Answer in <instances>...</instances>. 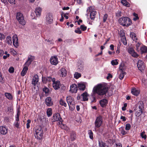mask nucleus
<instances>
[{
	"label": "nucleus",
	"instance_id": "4c0bfd02",
	"mask_svg": "<svg viewBox=\"0 0 147 147\" xmlns=\"http://www.w3.org/2000/svg\"><path fill=\"white\" fill-rule=\"evenodd\" d=\"M69 110L71 111H73L75 108V105L71 103V104L70 105H69Z\"/></svg>",
	"mask_w": 147,
	"mask_h": 147
},
{
	"label": "nucleus",
	"instance_id": "4468645a",
	"mask_svg": "<svg viewBox=\"0 0 147 147\" xmlns=\"http://www.w3.org/2000/svg\"><path fill=\"white\" fill-rule=\"evenodd\" d=\"M53 82V86L55 90H57L60 88V83L59 81H55H55Z\"/></svg>",
	"mask_w": 147,
	"mask_h": 147
},
{
	"label": "nucleus",
	"instance_id": "72a5a7b5",
	"mask_svg": "<svg viewBox=\"0 0 147 147\" xmlns=\"http://www.w3.org/2000/svg\"><path fill=\"white\" fill-rule=\"evenodd\" d=\"M121 40L123 43L124 45H126L127 44L125 37V36H122L121 37Z\"/></svg>",
	"mask_w": 147,
	"mask_h": 147
},
{
	"label": "nucleus",
	"instance_id": "393cba45",
	"mask_svg": "<svg viewBox=\"0 0 147 147\" xmlns=\"http://www.w3.org/2000/svg\"><path fill=\"white\" fill-rule=\"evenodd\" d=\"M70 135V138L71 139V140L74 141L75 140L76 138V134L74 131H72L71 132Z\"/></svg>",
	"mask_w": 147,
	"mask_h": 147
},
{
	"label": "nucleus",
	"instance_id": "cd10ccee",
	"mask_svg": "<svg viewBox=\"0 0 147 147\" xmlns=\"http://www.w3.org/2000/svg\"><path fill=\"white\" fill-rule=\"evenodd\" d=\"M28 70V67L27 66L24 67L22 71L21 72V75L22 76H24Z\"/></svg>",
	"mask_w": 147,
	"mask_h": 147
},
{
	"label": "nucleus",
	"instance_id": "c85d7f7f",
	"mask_svg": "<svg viewBox=\"0 0 147 147\" xmlns=\"http://www.w3.org/2000/svg\"><path fill=\"white\" fill-rule=\"evenodd\" d=\"M130 37H131L132 39L134 41H135V42H137V38L136 36V34L134 33H131L130 34Z\"/></svg>",
	"mask_w": 147,
	"mask_h": 147
},
{
	"label": "nucleus",
	"instance_id": "b1692460",
	"mask_svg": "<svg viewBox=\"0 0 147 147\" xmlns=\"http://www.w3.org/2000/svg\"><path fill=\"white\" fill-rule=\"evenodd\" d=\"M66 100L67 102L68 105H69L72 103V102L74 100L73 98L71 96H68L66 97Z\"/></svg>",
	"mask_w": 147,
	"mask_h": 147
},
{
	"label": "nucleus",
	"instance_id": "bb28decb",
	"mask_svg": "<svg viewBox=\"0 0 147 147\" xmlns=\"http://www.w3.org/2000/svg\"><path fill=\"white\" fill-rule=\"evenodd\" d=\"M96 13L97 12L95 11H92L90 13V16L91 20H94V19Z\"/></svg>",
	"mask_w": 147,
	"mask_h": 147
},
{
	"label": "nucleus",
	"instance_id": "c03bdc74",
	"mask_svg": "<svg viewBox=\"0 0 147 147\" xmlns=\"http://www.w3.org/2000/svg\"><path fill=\"white\" fill-rule=\"evenodd\" d=\"M111 63L113 65H117L118 64V62L117 61V60L116 59L115 60L112 61Z\"/></svg>",
	"mask_w": 147,
	"mask_h": 147
},
{
	"label": "nucleus",
	"instance_id": "39448f33",
	"mask_svg": "<svg viewBox=\"0 0 147 147\" xmlns=\"http://www.w3.org/2000/svg\"><path fill=\"white\" fill-rule=\"evenodd\" d=\"M35 132L34 136L35 138L38 139H41L43 136V131L41 127H38L37 129L35 130Z\"/></svg>",
	"mask_w": 147,
	"mask_h": 147
},
{
	"label": "nucleus",
	"instance_id": "a878e982",
	"mask_svg": "<svg viewBox=\"0 0 147 147\" xmlns=\"http://www.w3.org/2000/svg\"><path fill=\"white\" fill-rule=\"evenodd\" d=\"M131 92L133 94L136 96H137L139 93V91L136 90L135 88L132 89L131 90Z\"/></svg>",
	"mask_w": 147,
	"mask_h": 147
},
{
	"label": "nucleus",
	"instance_id": "13d9d810",
	"mask_svg": "<svg viewBox=\"0 0 147 147\" xmlns=\"http://www.w3.org/2000/svg\"><path fill=\"white\" fill-rule=\"evenodd\" d=\"M43 91L46 94L48 93L49 90L48 88L46 87L43 88Z\"/></svg>",
	"mask_w": 147,
	"mask_h": 147
},
{
	"label": "nucleus",
	"instance_id": "5fc2aeb1",
	"mask_svg": "<svg viewBox=\"0 0 147 147\" xmlns=\"http://www.w3.org/2000/svg\"><path fill=\"white\" fill-rule=\"evenodd\" d=\"M14 68L13 67H10L9 69V71L10 73H13L14 71Z\"/></svg>",
	"mask_w": 147,
	"mask_h": 147
},
{
	"label": "nucleus",
	"instance_id": "f03ea898",
	"mask_svg": "<svg viewBox=\"0 0 147 147\" xmlns=\"http://www.w3.org/2000/svg\"><path fill=\"white\" fill-rule=\"evenodd\" d=\"M118 22L120 25L127 27H128L132 24L131 20L127 17H121L119 19Z\"/></svg>",
	"mask_w": 147,
	"mask_h": 147
},
{
	"label": "nucleus",
	"instance_id": "58836bf2",
	"mask_svg": "<svg viewBox=\"0 0 147 147\" xmlns=\"http://www.w3.org/2000/svg\"><path fill=\"white\" fill-rule=\"evenodd\" d=\"M145 133V132L143 131L141 133L140 136L142 138H144V139L145 140L146 138V135L144 134Z\"/></svg>",
	"mask_w": 147,
	"mask_h": 147
},
{
	"label": "nucleus",
	"instance_id": "a19ab883",
	"mask_svg": "<svg viewBox=\"0 0 147 147\" xmlns=\"http://www.w3.org/2000/svg\"><path fill=\"white\" fill-rule=\"evenodd\" d=\"M88 134L89 136V137L91 139H92L93 138V132L91 130H88Z\"/></svg>",
	"mask_w": 147,
	"mask_h": 147
},
{
	"label": "nucleus",
	"instance_id": "dca6fc26",
	"mask_svg": "<svg viewBox=\"0 0 147 147\" xmlns=\"http://www.w3.org/2000/svg\"><path fill=\"white\" fill-rule=\"evenodd\" d=\"M45 103L48 106H52L53 105V102L51 100V98L50 97H47L45 100Z\"/></svg>",
	"mask_w": 147,
	"mask_h": 147
},
{
	"label": "nucleus",
	"instance_id": "4be33fe9",
	"mask_svg": "<svg viewBox=\"0 0 147 147\" xmlns=\"http://www.w3.org/2000/svg\"><path fill=\"white\" fill-rule=\"evenodd\" d=\"M108 103L107 100L105 99H103L100 101V104L101 106L102 107L105 106Z\"/></svg>",
	"mask_w": 147,
	"mask_h": 147
},
{
	"label": "nucleus",
	"instance_id": "412c9836",
	"mask_svg": "<svg viewBox=\"0 0 147 147\" xmlns=\"http://www.w3.org/2000/svg\"><path fill=\"white\" fill-rule=\"evenodd\" d=\"M140 51L141 53L142 54L144 53H146V57H147V47L145 46H143L140 48Z\"/></svg>",
	"mask_w": 147,
	"mask_h": 147
},
{
	"label": "nucleus",
	"instance_id": "c9c22d12",
	"mask_svg": "<svg viewBox=\"0 0 147 147\" xmlns=\"http://www.w3.org/2000/svg\"><path fill=\"white\" fill-rule=\"evenodd\" d=\"M7 43L9 45H11L12 43L11 38L10 36H8L6 38Z\"/></svg>",
	"mask_w": 147,
	"mask_h": 147
},
{
	"label": "nucleus",
	"instance_id": "a18cd8bd",
	"mask_svg": "<svg viewBox=\"0 0 147 147\" xmlns=\"http://www.w3.org/2000/svg\"><path fill=\"white\" fill-rule=\"evenodd\" d=\"M120 131H121V133L123 135H124L127 134V132L125 131L123 128H121L120 129Z\"/></svg>",
	"mask_w": 147,
	"mask_h": 147
},
{
	"label": "nucleus",
	"instance_id": "09e8293b",
	"mask_svg": "<svg viewBox=\"0 0 147 147\" xmlns=\"http://www.w3.org/2000/svg\"><path fill=\"white\" fill-rule=\"evenodd\" d=\"M131 128V125L129 123H127L125 125V129L126 130H129Z\"/></svg>",
	"mask_w": 147,
	"mask_h": 147
},
{
	"label": "nucleus",
	"instance_id": "37998d69",
	"mask_svg": "<svg viewBox=\"0 0 147 147\" xmlns=\"http://www.w3.org/2000/svg\"><path fill=\"white\" fill-rule=\"evenodd\" d=\"M99 147H108L105 143L102 142L99 143Z\"/></svg>",
	"mask_w": 147,
	"mask_h": 147
},
{
	"label": "nucleus",
	"instance_id": "f257e3e1",
	"mask_svg": "<svg viewBox=\"0 0 147 147\" xmlns=\"http://www.w3.org/2000/svg\"><path fill=\"white\" fill-rule=\"evenodd\" d=\"M108 91V88L104 85L99 84L94 87L93 89L94 94L96 93L100 96L106 94Z\"/></svg>",
	"mask_w": 147,
	"mask_h": 147
},
{
	"label": "nucleus",
	"instance_id": "052dcab7",
	"mask_svg": "<svg viewBox=\"0 0 147 147\" xmlns=\"http://www.w3.org/2000/svg\"><path fill=\"white\" fill-rule=\"evenodd\" d=\"M13 43L14 46L16 47H17L19 45L18 41H15V43L13 42Z\"/></svg>",
	"mask_w": 147,
	"mask_h": 147
},
{
	"label": "nucleus",
	"instance_id": "f3484780",
	"mask_svg": "<svg viewBox=\"0 0 147 147\" xmlns=\"http://www.w3.org/2000/svg\"><path fill=\"white\" fill-rule=\"evenodd\" d=\"M38 81V75L36 74L34 76L32 84L34 86H36Z\"/></svg>",
	"mask_w": 147,
	"mask_h": 147
},
{
	"label": "nucleus",
	"instance_id": "864d4df0",
	"mask_svg": "<svg viewBox=\"0 0 147 147\" xmlns=\"http://www.w3.org/2000/svg\"><path fill=\"white\" fill-rule=\"evenodd\" d=\"M5 38V35L3 34L0 32V40L4 39Z\"/></svg>",
	"mask_w": 147,
	"mask_h": 147
},
{
	"label": "nucleus",
	"instance_id": "2f4dec72",
	"mask_svg": "<svg viewBox=\"0 0 147 147\" xmlns=\"http://www.w3.org/2000/svg\"><path fill=\"white\" fill-rule=\"evenodd\" d=\"M5 96L9 100H12L13 96L10 93L6 92L5 94Z\"/></svg>",
	"mask_w": 147,
	"mask_h": 147
},
{
	"label": "nucleus",
	"instance_id": "5701e85b",
	"mask_svg": "<svg viewBox=\"0 0 147 147\" xmlns=\"http://www.w3.org/2000/svg\"><path fill=\"white\" fill-rule=\"evenodd\" d=\"M42 9L40 7H37L35 10V13L37 17L41 15Z\"/></svg>",
	"mask_w": 147,
	"mask_h": 147
},
{
	"label": "nucleus",
	"instance_id": "7c9ffc66",
	"mask_svg": "<svg viewBox=\"0 0 147 147\" xmlns=\"http://www.w3.org/2000/svg\"><path fill=\"white\" fill-rule=\"evenodd\" d=\"M121 3L123 5L127 7L130 6V4L128 3L126 0H122Z\"/></svg>",
	"mask_w": 147,
	"mask_h": 147
},
{
	"label": "nucleus",
	"instance_id": "473e14b6",
	"mask_svg": "<svg viewBox=\"0 0 147 147\" xmlns=\"http://www.w3.org/2000/svg\"><path fill=\"white\" fill-rule=\"evenodd\" d=\"M121 73L119 75V78L120 80H122L125 74V73L123 72L121 69Z\"/></svg>",
	"mask_w": 147,
	"mask_h": 147
},
{
	"label": "nucleus",
	"instance_id": "c756f323",
	"mask_svg": "<svg viewBox=\"0 0 147 147\" xmlns=\"http://www.w3.org/2000/svg\"><path fill=\"white\" fill-rule=\"evenodd\" d=\"M78 86L79 89L80 90H84L85 89V86L83 84H79L78 85Z\"/></svg>",
	"mask_w": 147,
	"mask_h": 147
},
{
	"label": "nucleus",
	"instance_id": "423d86ee",
	"mask_svg": "<svg viewBox=\"0 0 147 147\" xmlns=\"http://www.w3.org/2000/svg\"><path fill=\"white\" fill-rule=\"evenodd\" d=\"M102 122L103 120L102 116H99L97 117L94 123L95 127H99L101 126Z\"/></svg>",
	"mask_w": 147,
	"mask_h": 147
},
{
	"label": "nucleus",
	"instance_id": "e433bc0d",
	"mask_svg": "<svg viewBox=\"0 0 147 147\" xmlns=\"http://www.w3.org/2000/svg\"><path fill=\"white\" fill-rule=\"evenodd\" d=\"M59 103L62 106H64L65 107H66L67 106V104L65 101L62 99H61L60 100Z\"/></svg>",
	"mask_w": 147,
	"mask_h": 147
},
{
	"label": "nucleus",
	"instance_id": "bf43d9fd",
	"mask_svg": "<svg viewBox=\"0 0 147 147\" xmlns=\"http://www.w3.org/2000/svg\"><path fill=\"white\" fill-rule=\"evenodd\" d=\"M31 122V121L28 119L27 120V123L26 124L27 128H29L30 127V123Z\"/></svg>",
	"mask_w": 147,
	"mask_h": 147
},
{
	"label": "nucleus",
	"instance_id": "f8f14e48",
	"mask_svg": "<svg viewBox=\"0 0 147 147\" xmlns=\"http://www.w3.org/2000/svg\"><path fill=\"white\" fill-rule=\"evenodd\" d=\"M34 59V57L31 55H29L28 57V60L25 63V65L28 66L31 64V62Z\"/></svg>",
	"mask_w": 147,
	"mask_h": 147
},
{
	"label": "nucleus",
	"instance_id": "ea45409f",
	"mask_svg": "<svg viewBox=\"0 0 147 147\" xmlns=\"http://www.w3.org/2000/svg\"><path fill=\"white\" fill-rule=\"evenodd\" d=\"M81 76V74L77 72H76L74 74V78L76 79H78L79 77H80Z\"/></svg>",
	"mask_w": 147,
	"mask_h": 147
},
{
	"label": "nucleus",
	"instance_id": "2eb2a0df",
	"mask_svg": "<svg viewBox=\"0 0 147 147\" xmlns=\"http://www.w3.org/2000/svg\"><path fill=\"white\" fill-rule=\"evenodd\" d=\"M128 51L133 57H137L138 56V54L132 48L129 49H128Z\"/></svg>",
	"mask_w": 147,
	"mask_h": 147
},
{
	"label": "nucleus",
	"instance_id": "49530a36",
	"mask_svg": "<svg viewBox=\"0 0 147 147\" xmlns=\"http://www.w3.org/2000/svg\"><path fill=\"white\" fill-rule=\"evenodd\" d=\"M133 15L135 17L133 18V20H134L136 21L139 18L138 16V15L137 14L134 13H133Z\"/></svg>",
	"mask_w": 147,
	"mask_h": 147
},
{
	"label": "nucleus",
	"instance_id": "603ef678",
	"mask_svg": "<svg viewBox=\"0 0 147 147\" xmlns=\"http://www.w3.org/2000/svg\"><path fill=\"white\" fill-rule=\"evenodd\" d=\"M108 17V15L107 14H105L103 17V22H105Z\"/></svg>",
	"mask_w": 147,
	"mask_h": 147
},
{
	"label": "nucleus",
	"instance_id": "aec40b11",
	"mask_svg": "<svg viewBox=\"0 0 147 147\" xmlns=\"http://www.w3.org/2000/svg\"><path fill=\"white\" fill-rule=\"evenodd\" d=\"M60 72L59 74L60 76L64 77L66 76L67 74V71L65 68H61L60 70Z\"/></svg>",
	"mask_w": 147,
	"mask_h": 147
},
{
	"label": "nucleus",
	"instance_id": "1a4fd4ad",
	"mask_svg": "<svg viewBox=\"0 0 147 147\" xmlns=\"http://www.w3.org/2000/svg\"><path fill=\"white\" fill-rule=\"evenodd\" d=\"M46 20L47 22L49 24H51L53 21V17L52 14L49 13L46 15Z\"/></svg>",
	"mask_w": 147,
	"mask_h": 147
},
{
	"label": "nucleus",
	"instance_id": "f704fd0d",
	"mask_svg": "<svg viewBox=\"0 0 147 147\" xmlns=\"http://www.w3.org/2000/svg\"><path fill=\"white\" fill-rule=\"evenodd\" d=\"M47 116L49 117L52 114V110L51 109L49 108L47 109Z\"/></svg>",
	"mask_w": 147,
	"mask_h": 147
},
{
	"label": "nucleus",
	"instance_id": "a211bd4d",
	"mask_svg": "<svg viewBox=\"0 0 147 147\" xmlns=\"http://www.w3.org/2000/svg\"><path fill=\"white\" fill-rule=\"evenodd\" d=\"M8 131V129L5 127L1 126L0 127V133L3 135L6 134Z\"/></svg>",
	"mask_w": 147,
	"mask_h": 147
},
{
	"label": "nucleus",
	"instance_id": "0eeeda50",
	"mask_svg": "<svg viewBox=\"0 0 147 147\" xmlns=\"http://www.w3.org/2000/svg\"><path fill=\"white\" fill-rule=\"evenodd\" d=\"M42 80L43 82L44 83H46L47 82H50L52 81V82L55 81V79L54 78H53L50 76L43 77L42 78Z\"/></svg>",
	"mask_w": 147,
	"mask_h": 147
},
{
	"label": "nucleus",
	"instance_id": "6e6552de",
	"mask_svg": "<svg viewBox=\"0 0 147 147\" xmlns=\"http://www.w3.org/2000/svg\"><path fill=\"white\" fill-rule=\"evenodd\" d=\"M143 61L141 60H139L137 63V67L138 69L142 71L144 69V66Z\"/></svg>",
	"mask_w": 147,
	"mask_h": 147
},
{
	"label": "nucleus",
	"instance_id": "3c124183",
	"mask_svg": "<svg viewBox=\"0 0 147 147\" xmlns=\"http://www.w3.org/2000/svg\"><path fill=\"white\" fill-rule=\"evenodd\" d=\"M80 28L82 30L84 31L86 30L87 27L84 25H81L80 26Z\"/></svg>",
	"mask_w": 147,
	"mask_h": 147
},
{
	"label": "nucleus",
	"instance_id": "8fccbe9b",
	"mask_svg": "<svg viewBox=\"0 0 147 147\" xmlns=\"http://www.w3.org/2000/svg\"><path fill=\"white\" fill-rule=\"evenodd\" d=\"M116 16L119 17L121 16V12L120 11H118L116 13Z\"/></svg>",
	"mask_w": 147,
	"mask_h": 147
},
{
	"label": "nucleus",
	"instance_id": "338daca9",
	"mask_svg": "<svg viewBox=\"0 0 147 147\" xmlns=\"http://www.w3.org/2000/svg\"><path fill=\"white\" fill-rule=\"evenodd\" d=\"M45 41H47V44H53V43L52 42V41L51 40H45Z\"/></svg>",
	"mask_w": 147,
	"mask_h": 147
},
{
	"label": "nucleus",
	"instance_id": "20e7f679",
	"mask_svg": "<svg viewBox=\"0 0 147 147\" xmlns=\"http://www.w3.org/2000/svg\"><path fill=\"white\" fill-rule=\"evenodd\" d=\"M16 18L20 24L22 25H24L26 23V22L24 20V17L22 13L20 12L17 13L16 16Z\"/></svg>",
	"mask_w": 147,
	"mask_h": 147
},
{
	"label": "nucleus",
	"instance_id": "7ed1b4c3",
	"mask_svg": "<svg viewBox=\"0 0 147 147\" xmlns=\"http://www.w3.org/2000/svg\"><path fill=\"white\" fill-rule=\"evenodd\" d=\"M52 120L53 121H59V124L61 127L63 129H65L64 125L62 124L63 120L61 118L60 114L57 113L54 115Z\"/></svg>",
	"mask_w": 147,
	"mask_h": 147
},
{
	"label": "nucleus",
	"instance_id": "0e129e2a",
	"mask_svg": "<svg viewBox=\"0 0 147 147\" xmlns=\"http://www.w3.org/2000/svg\"><path fill=\"white\" fill-rule=\"evenodd\" d=\"M8 1L11 4H15V0H8Z\"/></svg>",
	"mask_w": 147,
	"mask_h": 147
},
{
	"label": "nucleus",
	"instance_id": "de8ad7c7",
	"mask_svg": "<svg viewBox=\"0 0 147 147\" xmlns=\"http://www.w3.org/2000/svg\"><path fill=\"white\" fill-rule=\"evenodd\" d=\"M141 45V43L138 42L136 45V49L138 51H139V47Z\"/></svg>",
	"mask_w": 147,
	"mask_h": 147
},
{
	"label": "nucleus",
	"instance_id": "4d7b16f0",
	"mask_svg": "<svg viewBox=\"0 0 147 147\" xmlns=\"http://www.w3.org/2000/svg\"><path fill=\"white\" fill-rule=\"evenodd\" d=\"M19 115H20L19 113L18 112L17 114L16 117V122H18V121L19 120Z\"/></svg>",
	"mask_w": 147,
	"mask_h": 147
},
{
	"label": "nucleus",
	"instance_id": "774afa93",
	"mask_svg": "<svg viewBox=\"0 0 147 147\" xmlns=\"http://www.w3.org/2000/svg\"><path fill=\"white\" fill-rule=\"evenodd\" d=\"M116 147H122V145L120 143H118L116 144Z\"/></svg>",
	"mask_w": 147,
	"mask_h": 147
},
{
	"label": "nucleus",
	"instance_id": "ddd939ff",
	"mask_svg": "<svg viewBox=\"0 0 147 147\" xmlns=\"http://www.w3.org/2000/svg\"><path fill=\"white\" fill-rule=\"evenodd\" d=\"M50 61L51 64L55 65H56L58 63V59L56 56L52 57L50 59Z\"/></svg>",
	"mask_w": 147,
	"mask_h": 147
},
{
	"label": "nucleus",
	"instance_id": "79ce46f5",
	"mask_svg": "<svg viewBox=\"0 0 147 147\" xmlns=\"http://www.w3.org/2000/svg\"><path fill=\"white\" fill-rule=\"evenodd\" d=\"M18 41L17 36L16 35H14L13 37V42L15 43V41Z\"/></svg>",
	"mask_w": 147,
	"mask_h": 147
},
{
	"label": "nucleus",
	"instance_id": "69168bd1",
	"mask_svg": "<svg viewBox=\"0 0 147 147\" xmlns=\"http://www.w3.org/2000/svg\"><path fill=\"white\" fill-rule=\"evenodd\" d=\"M120 119H122L123 121H125L126 120L125 117L123 116H121Z\"/></svg>",
	"mask_w": 147,
	"mask_h": 147
},
{
	"label": "nucleus",
	"instance_id": "e2e57ef3",
	"mask_svg": "<svg viewBox=\"0 0 147 147\" xmlns=\"http://www.w3.org/2000/svg\"><path fill=\"white\" fill-rule=\"evenodd\" d=\"M113 77V76L111 75V74L109 73L108 74V76L107 77V80L109 79L110 78H111Z\"/></svg>",
	"mask_w": 147,
	"mask_h": 147
},
{
	"label": "nucleus",
	"instance_id": "680f3d73",
	"mask_svg": "<svg viewBox=\"0 0 147 147\" xmlns=\"http://www.w3.org/2000/svg\"><path fill=\"white\" fill-rule=\"evenodd\" d=\"M127 106V104L126 103H125L123 104V107L122 109L123 111H125L126 110V107Z\"/></svg>",
	"mask_w": 147,
	"mask_h": 147
},
{
	"label": "nucleus",
	"instance_id": "6ab92c4d",
	"mask_svg": "<svg viewBox=\"0 0 147 147\" xmlns=\"http://www.w3.org/2000/svg\"><path fill=\"white\" fill-rule=\"evenodd\" d=\"M88 94L86 92H85L81 94L82 99L81 100L83 101H88Z\"/></svg>",
	"mask_w": 147,
	"mask_h": 147
},
{
	"label": "nucleus",
	"instance_id": "9b49d317",
	"mask_svg": "<svg viewBox=\"0 0 147 147\" xmlns=\"http://www.w3.org/2000/svg\"><path fill=\"white\" fill-rule=\"evenodd\" d=\"M78 90V86L76 84H73L71 85L70 89L69 90L71 93H76Z\"/></svg>",
	"mask_w": 147,
	"mask_h": 147
},
{
	"label": "nucleus",
	"instance_id": "9d476101",
	"mask_svg": "<svg viewBox=\"0 0 147 147\" xmlns=\"http://www.w3.org/2000/svg\"><path fill=\"white\" fill-rule=\"evenodd\" d=\"M144 107L143 104H141L140 105L139 107V110L136 112L135 114L136 116L139 117L141 115L142 113Z\"/></svg>",
	"mask_w": 147,
	"mask_h": 147
},
{
	"label": "nucleus",
	"instance_id": "6e6d98bb",
	"mask_svg": "<svg viewBox=\"0 0 147 147\" xmlns=\"http://www.w3.org/2000/svg\"><path fill=\"white\" fill-rule=\"evenodd\" d=\"M75 32L79 34H80L82 32L80 30V28H77V30H75Z\"/></svg>",
	"mask_w": 147,
	"mask_h": 147
}]
</instances>
